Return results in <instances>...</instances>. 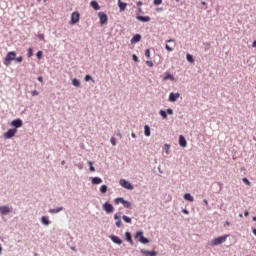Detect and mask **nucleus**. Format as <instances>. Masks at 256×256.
I'll return each instance as SVG.
<instances>
[{"label":"nucleus","instance_id":"nucleus-1","mask_svg":"<svg viewBox=\"0 0 256 256\" xmlns=\"http://www.w3.org/2000/svg\"><path fill=\"white\" fill-rule=\"evenodd\" d=\"M21 63L23 61V57H17V53L15 51L8 52L6 57L3 60L4 65H11V62Z\"/></svg>","mask_w":256,"mask_h":256},{"label":"nucleus","instance_id":"nucleus-2","mask_svg":"<svg viewBox=\"0 0 256 256\" xmlns=\"http://www.w3.org/2000/svg\"><path fill=\"white\" fill-rule=\"evenodd\" d=\"M227 235L226 236H221V237H218V238H215L212 242H211V245L212 247H215L217 245H221L222 243H225L227 241Z\"/></svg>","mask_w":256,"mask_h":256},{"label":"nucleus","instance_id":"nucleus-3","mask_svg":"<svg viewBox=\"0 0 256 256\" xmlns=\"http://www.w3.org/2000/svg\"><path fill=\"white\" fill-rule=\"evenodd\" d=\"M114 203H115V205H119V203H122V205H124V207H125L126 209H131V202L126 201V200L123 199V198H116V199L114 200Z\"/></svg>","mask_w":256,"mask_h":256},{"label":"nucleus","instance_id":"nucleus-4","mask_svg":"<svg viewBox=\"0 0 256 256\" xmlns=\"http://www.w3.org/2000/svg\"><path fill=\"white\" fill-rule=\"evenodd\" d=\"M17 134V128L9 129L7 132L3 134L4 139H12Z\"/></svg>","mask_w":256,"mask_h":256},{"label":"nucleus","instance_id":"nucleus-5","mask_svg":"<svg viewBox=\"0 0 256 256\" xmlns=\"http://www.w3.org/2000/svg\"><path fill=\"white\" fill-rule=\"evenodd\" d=\"M119 183L121 187H124V189H128L129 191H133L134 189L133 185L125 179H120Z\"/></svg>","mask_w":256,"mask_h":256},{"label":"nucleus","instance_id":"nucleus-6","mask_svg":"<svg viewBox=\"0 0 256 256\" xmlns=\"http://www.w3.org/2000/svg\"><path fill=\"white\" fill-rule=\"evenodd\" d=\"M98 17L100 19V25H107V21H109V17L105 12H99Z\"/></svg>","mask_w":256,"mask_h":256},{"label":"nucleus","instance_id":"nucleus-7","mask_svg":"<svg viewBox=\"0 0 256 256\" xmlns=\"http://www.w3.org/2000/svg\"><path fill=\"white\" fill-rule=\"evenodd\" d=\"M136 239H138L140 243H143V245H146V243H149V239L143 237L142 231H139L136 233Z\"/></svg>","mask_w":256,"mask_h":256},{"label":"nucleus","instance_id":"nucleus-8","mask_svg":"<svg viewBox=\"0 0 256 256\" xmlns=\"http://www.w3.org/2000/svg\"><path fill=\"white\" fill-rule=\"evenodd\" d=\"M79 19H80V14L79 12H73L71 14V25H76V23H79Z\"/></svg>","mask_w":256,"mask_h":256},{"label":"nucleus","instance_id":"nucleus-9","mask_svg":"<svg viewBox=\"0 0 256 256\" xmlns=\"http://www.w3.org/2000/svg\"><path fill=\"white\" fill-rule=\"evenodd\" d=\"M103 209L106 213H113L115 211V208L109 202L103 204Z\"/></svg>","mask_w":256,"mask_h":256},{"label":"nucleus","instance_id":"nucleus-10","mask_svg":"<svg viewBox=\"0 0 256 256\" xmlns=\"http://www.w3.org/2000/svg\"><path fill=\"white\" fill-rule=\"evenodd\" d=\"M180 97H181V94L171 92L169 94L168 101H170V103H175V101H177V99H179Z\"/></svg>","mask_w":256,"mask_h":256},{"label":"nucleus","instance_id":"nucleus-11","mask_svg":"<svg viewBox=\"0 0 256 256\" xmlns=\"http://www.w3.org/2000/svg\"><path fill=\"white\" fill-rule=\"evenodd\" d=\"M12 127H15L14 129H19V127H23V120L21 119H15L10 124Z\"/></svg>","mask_w":256,"mask_h":256},{"label":"nucleus","instance_id":"nucleus-12","mask_svg":"<svg viewBox=\"0 0 256 256\" xmlns=\"http://www.w3.org/2000/svg\"><path fill=\"white\" fill-rule=\"evenodd\" d=\"M136 19L141 21V23H149L151 21V17L149 16H136Z\"/></svg>","mask_w":256,"mask_h":256},{"label":"nucleus","instance_id":"nucleus-13","mask_svg":"<svg viewBox=\"0 0 256 256\" xmlns=\"http://www.w3.org/2000/svg\"><path fill=\"white\" fill-rule=\"evenodd\" d=\"M0 213L7 215V213H11V208H9V206H0Z\"/></svg>","mask_w":256,"mask_h":256},{"label":"nucleus","instance_id":"nucleus-14","mask_svg":"<svg viewBox=\"0 0 256 256\" xmlns=\"http://www.w3.org/2000/svg\"><path fill=\"white\" fill-rule=\"evenodd\" d=\"M90 6L92 9H94V11H99V9H101V6H99V3L96 0H92L90 2Z\"/></svg>","mask_w":256,"mask_h":256},{"label":"nucleus","instance_id":"nucleus-15","mask_svg":"<svg viewBox=\"0 0 256 256\" xmlns=\"http://www.w3.org/2000/svg\"><path fill=\"white\" fill-rule=\"evenodd\" d=\"M179 145L180 147H187V140L185 139V136H179Z\"/></svg>","mask_w":256,"mask_h":256},{"label":"nucleus","instance_id":"nucleus-16","mask_svg":"<svg viewBox=\"0 0 256 256\" xmlns=\"http://www.w3.org/2000/svg\"><path fill=\"white\" fill-rule=\"evenodd\" d=\"M118 7L120 12L125 11V9H127V3L122 2L121 0H118Z\"/></svg>","mask_w":256,"mask_h":256},{"label":"nucleus","instance_id":"nucleus-17","mask_svg":"<svg viewBox=\"0 0 256 256\" xmlns=\"http://www.w3.org/2000/svg\"><path fill=\"white\" fill-rule=\"evenodd\" d=\"M142 255L146 256H157V252L149 250H141Z\"/></svg>","mask_w":256,"mask_h":256},{"label":"nucleus","instance_id":"nucleus-18","mask_svg":"<svg viewBox=\"0 0 256 256\" xmlns=\"http://www.w3.org/2000/svg\"><path fill=\"white\" fill-rule=\"evenodd\" d=\"M111 241H113V243H116V245H121V243H123V240H121L119 237L117 236H110Z\"/></svg>","mask_w":256,"mask_h":256},{"label":"nucleus","instance_id":"nucleus-19","mask_svg":"<svg viewBox=\"0 0 256 256\" xmlns=\"http://www.w3.org/2000/svg\"><path fill=\"white\" fill-rule=\"evenodd\" d=\"M130 41L131 43H139L141 41V34L134 35Z\"/></svg>","mask_w":256,"mask_h":256},{"label":"nucleus","instance_id":"nucleus-20","mask_svg":"<svg viewBox=\"0 0 256 256\" xmlns=\"http://www.w3.org/2000/svg\"><path fill=\"white\" fill-rule=\"evenodd\" d=\"M101 183H103V180L101 178H99V177L92 178L93 185H101Z\"/></svg>","mask_w":256,"mask_h":256},{"label":"nucleus","instance_id":"nucleus-21","mask_svg":"<svg viewBox=\"0 0 256 256\" xmlns=\"http://www.w3.org/2000/svg\"><path fill=\"white\" fill-rule=\"evenodd\" d=\"M163 79L164 81H175V77L173 76V74L170 73H167Z\"/></svg>","mask_w":256,"mask_h":256},{"label":"nucleus","instance_id":"nucleus-22","mask_svg":"<svg viewBox=\"0 0 256 256\" xmlns=\"http://www.w3.org/2000/svg\"><path fill=\"white\" fill-rule=\"evenodd\" d=\"M144 135H146V137H151V128L148 125L144 126Z\"/></svg>","mask_w":256,"mask_h":256},{"label":"nucleus","instance_id":"nucleus-23","mask_svg":"<svg viewBox=\"0 0 256 256\" xmlns=\"http://www.w3.org/2000/svg\"><path fill=\"white\" fill-rule=\"evenodd\" d=\"M184 199H185V201H190V203H193L195 201V199L189 193H186L184 195Z\"/></svg>","mask_w":256,"mask_h":256},{"label":"nucleus","instance_id":"nucleus-24","mask_svg":"<svg viewBox=\"0 0 256 256\" xmlns=\"http://www.w3.org/2000/svg\"><path fill=\"white\" fill-rule=\"evenodd\" d=\"M41 223H43V225H49L51 221H49V218H47V216H42Z\"/></svg>","mask_w":256,"mask_h":256},{"label":"nucleus","instance_id":"nucleus-25","mask_svg":"<svg viewBox=\"0 0 256 256\" xmlns=\"http://www.w3.org/2000/svg\"><path fill=\"white\" fill-rule=\"evenodd\" d=\"M125 237H126V241H128V243H131L133 245V239L131 238V233L126 232Z\"/></svg>","mask_w":256,"mask_h":256},{"label":"nucleus","instance_id":"nucleus-26","mask_svg":"<svg viewBox=\"0 0 256 256\" xmlns=\"http://www.w3.org/2000/svg\"><path fill=\"white\" fill-rule=\"evenodd\" d=\"M72 85H74V87H81V82L77 78H74L72 80Z\"/></svg>","mask_w":256,"mask_h":256},{"label":"nucleus","instance_id":"nucleus-27","mask_svg":"<svg viewBox=\"0 0 256 256\" xmlns=\"http://www.w3.org/2000/svg\"><path fill=\"white\" fill-rule=\"evenodd\" d=\"M186 59H187L188 63H195V59L193 58V55H191V54H187Z\"/></svg>","mask_w":256,"mask_h":256},{"label":"nucleus","instance_id":"nucleus-28","mask_svg":"<svg viewBox=\"0 0 256 256\" xmlns=\"http://www.w3.org/2000/svg\"><path fill=\"white\" fill-rule=\"evenodd\" d=\"M60 211H63V207H58V208L50 209L49 213H60Z\"/></svg>","mask_w":256,"mask_h":256},{"label":"nucleus","instance_id":"nucleus-29","mask_svg":"<svg viewBox=\"0 0 256 256\" xmlns=\"http://www.w3.org/2000/svg\"><path fill=\"white\" fill-rule=\"evenodd\" d=\"M100 193H102V194L107 193V185H102V186L100 187Z\"/></svg>","mask_w":256,"mask_h":256},{"label":"nucleus","instance_id":"nucleus-30","mask_svg":"<svg viewBox=\"0 0 256 256\" xmlns=\"http://www.w3.org/2000/svg\"><path fill=\"white\" fill-rule=\"evenodd\" d=\"M159 114L161 115L162 119H167V112H165V110H160Z\"/></svg>","mask_w":256,"mask_h":256},{"label":"nucleus","instance_id":"nucleus-31","mask_svg":"<svg viewBox=\"0 0 256 256\" xmlns=\"http://www.w3.org/2000/svg\"><path fill=\"white\" fill-rule=\"evenodd\" d=\"M122 219L125 221V223H131V218L129 216L124 215L122 216Z\"/></svg>","mask_w":256,"mask_h":256},{"label":"nucleus","instance_id":"nucleus-32","mask_svg":"<svg viewBox=\"0 0 256 256\" xmlns=\"http://www.w3.org/2000/svg\"><path fill=\"white\" fill-rule=\"evenodd\" d=\"M110 143H111V145H113V147H115V145H117V139L115 137H111Z\"/></svg>","mask_w":256,"mask_h":256},{"label":"nucleus","instance_id":"nucleus-33","mask_svg":"<svg viewBox=\"0 0 256 256\" xmlns=\"http://www.w3.org/2000/svg\"><path fill=\"white\" fill-rule=\"evenodd\" d=\"M88 165L90 166L89 171H91L92 173H94L95 167H93V162L88 161Z\"/></svg>","mask_w":256,"mask_h":256},{"label":"nucleus","instance_id":"nucleus-34","mask_svg":"<svg viewBox=\"0 0 256 256\" xmlns=\"http://www.w3.org/2000/svg\"><path fill=\"white\" fill-rule=\"evenodd\" d=\"M144 55H145V57H147V59H150V57H151V50L146 49Z\"/></svg>","mask_w":256,"mask_h":256},{"label":"nucleus","instance_id":"nucleus-35","mask_svg":"<svg viewBox=\"0 0 256 256\" xmlns=\"http://www.w3.org/2000/svg\"><path fill=\"white\" fill-rule=\"evenodd\" d=\"M169 149H171V145L164 144V150L166 151L167 155H169Z\"/></svg>","mask_w":256,"mask_h":256},{"label":"nucleus","instance_id":"nucleus-36","mask_svg":"<svg viewBox=\"0 0 256 256\" xmlns=\"http://www.w3.org/2000/svg\"><path fill=\"white\" fill-rule=\"evenodd\" d=\"M242 181H243V183L247 184L248 187H251V182L249 181V179L243 178Z\"/></svg>","mask_w":256,"mask_h":256},{"label":"nucleus","instance_id":"nucleus-37","mask_svg":"<svg viewBox=\"0 0 256 256\" xmlns=\"http://www.w3.org/2000/svg\"><path fill=\"white\" fill-rule=\"evenodd\" d=\"M36 57H37V59H41L43 57V51H38L36 53Z\"/></svg>","mask_w":256,"mask_h":256},{"label":"nucleus","instance_id":"nucleus-38","mask_svg":"<svg viewBox=\"0 0 256 256\" xmlns=\"http://www.w3.org/2000/svg\"><path fill=\"white\" fill-rule=\"evenodd\" d=\"M37 37L40 41H45V34H38Z\"/></svg>","mask_w":256,"mask_h":256},{"label":"nucleus","instance_id":"nucleus-39","mask_svg":"<svg viewBox=\"0 0 256 256\" xmlns=\"http://www.w3.org/2000/svg\"><path fill=\"white\" fill-rule=\"evenodd\" d=\"M114 219H115L116 221L121 220V213L115 214V215H114Z\"/></svg>","mask_w":256,"mask_h":256},{"label":"nucleus","instance_id":"nucleus-40","mask_svg":"<svg viewBox=\"0 0 256 256\" xmlns=\"http://www.w3.org/2000/svg\"><path fill=\"white\" fill-rule=\"evenodd\" d=\"M166 51H173V47H171L169 44L165 45Z\"/></svg>","mask_w":256,"mask_h":256},{"label":"nucleus","instance_id":"nucleus-41","mask_svg":"<svg viewBox=\"0 0 256 256\" xmlns=\"http://www.w3.org/2000/svg\"><path fill=\"white\" fill-rule=\"evenodd\" d=\"M161 3H163V0H154L153 1L154 5H161Z\"/></svg>","mask_w":256,"mask_h":256},{"label":"nucleus","instance_id":"nucleus-42","mask_svg":"<svg viewBox=\"0 0 256 256\" xmlns=\"http://www.w3.org/2000/svg\"><path fill=\"white\" fill-rule=\"evenodd\" d=\"M28 57H33V48L28 49Z\"/></svg>","mask_w":256,"mask_h":256},{"label":"nucleus","instance_id":"nucleus-43","mask_svg":"<svg viewBox=\"0 0 256 256\" xmlns=\"http://www.w3.org/2000/svg\"><path fill=\"white\" fill-rule=\"evenodd\" d=\"M132 59H133V61H135V63L139 62V58L135 54L132 56Z\"/></svg>","mask_w":256,"mask_h":256},{"label":"nucleus","instance_id":"nucleus-44","mask_svg":"<svg viewBox=\"0 0 256 256\" xmlns=\"http://www.w3.org/2000/svg\"><path fill=\"white\" fill-rule=\"evenodd\" d=\"M166 113H167L168 115H173V109L168 108V109L166 110Z\"/></svg>","mask_w":256,"mask_h":256},{"label":"nucleus","instance_id":"nucleus-45","mask_svg":"<svg viewBox=\"0 0 256 256\" xmlns=\"http://www.w3.org/2000/svg\"><path fill=\"white\" fill-rule=\"evenodd\" d=\"M37 95H39L37 90L32 91V97H37Z\"/></svg>","mask_w":256,"mask_h":256},{"label":"nucleus","instance_id":"nucleus-46","mask_svg":"<svg viewBox=\"0 0 256 256\" xmlns=\"http://www.w3.org/2000/svg\"><path fill=\"white\" fill-rule=\"evenodd\" d=\"M121 225H122L121 220H117V221H116V227H121Z\"/></svg>","mask_w":256,"mask_h":256},{"label":"nucleus","instance_id":"nucleus-47","mask_svg":"<svg viewBox=\"0 0 256 256\" xmlns=\"http://www.w3.org/2000/svg\"><path fill=\"white\" fill-rule=\"evenodd\" d=\"M85 81H91V76L89 75H86L85 78H84Z\"/></svg>","mask_w":256,"mask_h":256},{"label":"nucleus","instance_id":"nucleus-48","mask_svg":"<svg viewBox=\"0 0 256 256\" xmlns=\"http://www.w3.org/2000/svg\"><path fill=\"white\" fill-rule=\"evenodd\" d=\"M146 65H153V61L147 60V61H146Z\"/></svg>","mask_w":256,"mask_h":256},{"label":"nucleus","instance_id":"nucleus-49","mask_svg":"<svg viewBox=\"0 0 256 256\" xmlns=\"http://www.w3.org/2000/svg\"><path fill=\"white\" fill-rule=\"evenodd\" d=\"M182 213H184V215H189V211L186 209L182 210Z\"/></svg>","mask_w":256,"mask_h":256},{"label":"nucleus","instance_id":"nucleus-50","mask_svg":"<svg viewBox=\"0 0 256 256\" xmlns=\"http://www.w3.org/2000/svg\"><path fill=\"white\" fill-rule=\"evenodd\" d=\"M137 13H143V9L141 7H138Z\"/></svg>","mask_w":256,"mask_h":256},{"label":"nucleus","instance_id":"nucleus-51","mask_svg":"<svg viewBox=\"0 0 256 256\" xmlns=\"http://www.w3.org/2000/svg\"><path fill=\"white\" fill-rule=\"evenodd\" d=\"M201 5H203L204 7H206L205 9H207V2L202 1V2H201Z\"/></svg>","mask_w":256,"mask_h":256},{"label":"nucleus","instance_id":"nucleus-52","mask_svg":"<svg viewBox=\"0 0 256 256\" xmlns=\"http://www.w3.org/2000/svg\"><path fill=\"white\" fill-rule=\"evenodd\" d=\"M166 43H175V40L169 39V40L166 41Z\"/></svg>","mask_w":256,"mask_h":256},{"label":"nucleus","instance_id":"nucleus-53","mask_svg":"<svg viewBox=\"0 0 256 256\" xmlns=\"http://www.w3.org/2000/svg\"><path fill=\"white\" fill-rule=\"evenodd\" d=\"M38 81H40V83H43V76L38 77Z\"/></svg>","mask_w":256,"mask_h":256},{"label":"nucleus","instance_id":"nucleus-54","mask_svg":"<svg viewBox=\"0 0 256 256\" xmlns=\"http://www.w3.org/2000/svg\"><path fill=\"white\" fill-rule=\"evenodd\" d=\"M141 5H143V2H142V1H138V2H137V6H138V7H141Z\"/></svg>","mask_w":256,"mask_h":256},{"label":"nucleus","instance_id":"nucleus-55","mask_svg":"<svg viewBox=\"0 0 256 256\" xmlns=\"http://www.w3.org/2000/svg\"><path fill=\"white\" fill-rule=\"evenodd\" d=\"M244 216H245V217H249V211H245V212H244Z\"/></svg>","mask_w":256,"mask_h":256},{"label":"nucleus","instance_id":"nucleus-56","mask_svg":"<svg viewBox=\"0 0 256 256\" xmlns=\"http://www.w3.org/2000/svg\"><path fill=\"white\" fill-rule=\"evenodd\" d=\"M131 137H132L133 139H136V138H137V135H136L135 133H132V134H131Z\"/></svg>","mask_w":256,"mask_h":256},{"label":"nucleus","instance_id":"nucleus-57","mask_svg":"<svg viewBox=\"0 0 256 256\" xmlns=\"http://www.w3.org/2000/svg\"><path fill=\"white\" fill-rule=\"evenodd\" d=\"M252 233H253V235H255V237H256V228H253V229H252Z\"/></svg>","mask_w":256,"mask_h":256},{"label":"nucleus","instance_id":"nucleus-58","mask_svg":"<svg viewBox=\"0 0 256 256\" xmlns=\"http://www.w3.org/2000/svg\"><path fill=\"white\" fill-rule=\"evenodd\" d=\"M252 47H254V48L256 47V40L253 41Z\"/></svg>","mask_w":256,"mask_h":256},{"label":"nucleus","instance_id":"nucleus-59","mask_svg":"<svg viewBox=\"0 0 256 256\" xmlns=\"http://www.w3.org/2000/svg\"><path fill=\"white\" fill-rule=\"evenodd\" d=\"M204 204L209 205V201H207V199H204Z\"/></svg>","mask_w":256,"mask_h":256},{"label":"nucleus","instance_id":"nucleus-60","mask_svg":"<svg viewBox=\"0 0 256 256\" xmlns=\"http://www.w3.org/2000/svg\"><path fill=\"white\" fill-rule=\"evenodd\" d=\"M117 136L121 139L123 137V135H121L120 132L117 133Z\"/></svg>","mask_w":256,"mask_h":256},{"label":"nucleus","instance_id":"nucleus-61","mask_svg":"<svg viewBox=\"0 0 256 256\" xmlns=\"http://www.w3.org/2000/svg\"><path fill=\"white\" fill-rule=\"evenodd\" d=\"M225 225H227V227H229V225H231V223H229V221H226Z\"/></svg>","mask_w":256,"mask_h":256},{"label":"nucleus","instance_id":"nucleus-62","mask_svg":"<svg viewBox=\"0 0 256 256\" xmlns=\"http://www.w3.org/2000/svg\"><path fill=\"white\" fill-rule=\"evenodd\" d=\"M157 11H163V8H157Z\"/></svg>","mask_w":256,"mask_h":256},{"label":"nucleus","instance_id":"nucleus-63","mask_svg":"<svg viewBox=\"0 0 256 256\" xmlns=\"http://www.w3.org/2000/svg\"><path fill=\"white\" fill-rule=\"evenodd\" d=\"M207 47H211V43H206Z\"/></svg>","mask_w":256,"mask_h":256},{"label":"nucleus","instance_id":"nucleus-64","mask_svg":"<svg viewBox=\"0 0 256 256\" xmlns=\"http://www.w3.org/2000/svg\"><path fill=\"white\" fill-rule=\"evenodd\" d=\"M252 221H256V216H254V217L252 218Z\"/></svg>","mask_w":256,"mask_h":256}]
</instances>
